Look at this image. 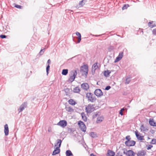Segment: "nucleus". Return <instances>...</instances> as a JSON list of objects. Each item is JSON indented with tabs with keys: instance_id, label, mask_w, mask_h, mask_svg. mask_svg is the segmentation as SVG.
Returning a JSON list of instances; mask_svg holds the SVG:
<instances>
[{
	"instance_id": "obj_38",
	"label": "nucleus",
	"mask_w": 156,
	"mask_h": 156,
	"mask_svg": "<svg viewBox=\"0 0 156 156\" xmlns=\"http://www.w3.org/2000/svg\"><path fill=\"white\" fill-rule=\"evenodd\" d=\"M122 154H124L126 155V153H127V151L126 150H125V148H122L121 149Z\"/></svg>"
},
{
	"instance_id": "obj_15",
	"label": "nucleus",
	"mask_w": 156,
	"mask_h": 156,
	"mask_svg": "<svg viewBox=\"0 0 156 156\" xmlns=\"http://www.w3.org/2000/svg\"><path fill=\"white\" fill-rule=\"evenodd\" d=\"M4 132L5 136H7L9 134V130L8 126L7 124L4 126Z\"/></svg>"
},
{
	"instance_id": "obj_11",
	"label": "nucleus",
	"mask_w": 156,
	"mask_h": 156,
	"mask_svg": "<svg viewBox=\"0 0 156 156\" xmlns=\"http://www.w3.org/2000/svg\"><path fill=\"white\" fill-rule=\"evenodd\" d=\"M82 88L85 90H87L89 88V86L88 83H84L81 85Z\"/></svg>"
},
{
	"instance_id": "obj_30",
	"label": "nucleus",
	"mask_w": 156,
	"mask_h": 156,
	"mask_svg": "<svg viewBox=\"0 0 156 156\" xmlns=\"http://www.w3.org/2000/svg\"><path fill=\"white\" fill-rule=\"evenodd\" d=\"M68 73V70L67 69H63L62 70V74L64 75H66Z\"/></svg>"
},
{
	"instance_id": "obj_44",
	"label": "nucleus",
	"mask_w": 156,
	"mask_h": 156,
	"mask_svg": "<svg viewBox=\"0 0 156 156\" xmlns=\"http://www.w3.org/2000/svg\"><path fill=\"white\" fill-rule=\"evenodd\" d=\"M76 34L77 36H78V37H81V35L78 32H76Z\"/></svg>"
},
{
	"instance_id": "obj_26",
	"label": "nucleus",
	"mask_w": 156,
	"mask_h": 156,
	"mask_svg": "<svg viewBox=\"0 0 156 156\" xmlns=\"http://www.w3.org/2000/svg\"><path fill=\"white\" fill-rule=\"evenodd\" d=\"M68 102L69 104L73 105H75L76 104V102L72 99H69L68 101Z\"/></svg>"
},
{
	"instance_id": "obj_29",
	"label": "nucleus",
	"mask_w": 156,
	"mask_h": 156,
	"mask_svg": "<svg viewBox=\"0 0 156 156\" xmlns=\"http://www.w3.org/2000/svg\"><path fill=\"white\" fill-rule=\"evenodd\" d=\"M103 119V118L101 117H98L97 118V122L99 123L102 122Z\"/></svg>"
},
{
	"instance_id": "obj_25",
	"label": "nucleus",
	"mask_w": 156,
	"mask_h": 156,
	"mask_svg": "<svg viewBox=\"0 0 156 156\" xmlns=\"http://www.w3.org/2000/svg\"><path fill=\"white\" fill-rule=\"evenodd\" d=\"M66 109L68 112H73V109L70 107H66Z\"/></svg>"
},
{
	"instance_id": "obj_9",
	"label": "nucleus",
	"mask_w": 156,
	"mask_h": 156,
	"mask_svg": "<svg viewBox=\"0 0 156 156\" xmlns=\"http://www.w3.org/2000/svg\"><path fill=\"white\" fill-rule=\"evenodd\" d=\"M58 125L62 127H64L67 125V122L64 120L60 121L57 124Z\"/></svg>"
},
{
	"instance_id": "obj_51",
	"label": "nucleus",
	"mask_w": 156,
	"mask_h": 156,
	"mask_svg": "<svg viewBox=\"0 0 156 156\" xmlns=\"http://www.w3.org/2000/svg\"><path fill=\"white\" fill-rule=\"evenodd\" d=\"M95 36H96V37H98V36H100V35H94Z\"/></svg>"
},
{
	"instance_id": "obj_33",
	"label": "nucleus",
	"mask_w": 156,
	"mask_h": 156,
	"mask_svg": "<svg viewBox=\"0 0 156 156\" xmlns=\"http://www.w3.org/2000/svg\"><path fill=\"white\" fill-rule=\"evenodd\" d=\"M122 155L121 149H120L117 153V156H122Z\"/></svg>"
},
{
	"instance_id": "obj_32",
	"label": "nucleus",
	"mask_w": 156,
	"mask_h": 156,
	"mask_svg": "<svg viewBox=\"0 0 156 156\" xmlns=\"http://www.w3.org/2000/svg\"><path fill=\"white\" fill-rule=\"evenodd\" d=\"M45 49V48H44L42 49H41V51L39 54L40 55H41L43 54L44 52Z\"/></svg>"
},
{
	"instance_id": "obj_1",
	"label": "nucleus",
	"mask_w": 156,
	"mask_h": 156,
	"mask_svg": "<svg viewBox=\"0 0 156 156\" xmlns=\"http://www.w3.org/2000/svg\"><path fill=\"white\" fill-rule=\"evenodd\" d=\"M79 71L78 69L71 71L70 73L69 78L68 80L69 82L72 83L74 80L77 75V72Z\"/></svg>"
},
{
	"instance_id": "obj_21",
	"label": "nucleus",
	"mask_w": 156,
	"mask_h": 156,
	"mask_svg": "<svg viewBox=\"0 0 156 156\" xmlns=\"http://www.w3.org/2000/svg\"><path fill=\"white\" fill-rule=\"evenodd\" d=\"M148 25L149 27L151 28L156 27V25L154 23V22L152 21L149 22L148 23Z\"/></svg>"
},
{
	"instance_id": "obj_49",
	"label": "nucleus",
	"mask_w": 156,
	"mask_h": 156,
	"mask_svg": "<svg viewBox=\"0 0 156 156\" xmlns=\"http://www.w3.org/2000/svg\"><path fill=\"white\" fill-rule=\"evenodd\" d=\"M51 61L50 59H48V60L47 63L48 64V65H49L51 63Z\"/></svg>"
},
{
	"instance_id": "obj_12",
	"label": "nucleus",
	"mask_w": 156,
	"mask_h": 156,
	"mask_svg": "<svg viewBox=\"0 0 156 156\" xmlns=\"http://www.w3.org/2000/svg\"><path fill=\"white\" fill-rule=\"evenodd\" d=\"M136 153L132 150H129L127 151L126 155L127 156H135Z\"/></svg>"
},
{
	"instance_id": "obj_2",
	"label": "nucleus",
	"mask_w": 156,
	"mask_h": 156,
	"mask_svg": "<svg viewBox=\"0 0 156 156\" xmlns=\"http://www.w3.org/2000/svg\"><path fill=\"white\" fill-rule=\"evenodd\" d=\"M86 98L88 101L92 103L95 102L96 100V98L94 95L90 92H87L86 94Z\"/></svg>"
},
{
	"instance_id": "obj_40",
	"label": "nucleus",
	"mask_w": 156,
	"mask_h": 156,
	"mask_svg": "<svg viewBox=\"0 0 156 156\" xmlns=\"http://www.w3.org/2000/svg\"><path fill=\"white\" fill-rule=\"evenodd\" d=\"M152 34L156 36V28H155L152 31Z\"/></svg>"
},
{
	"instance_id": "obj_54",
	"label": "nucleus",
	"mask_w": 156,
	"mask_h": 156,
	"mask_svg": "<svg viewBox=\"0 0 156 156\" xmlns=\"http://www.w3.org/2000/svg\"><path fill=\"white\" fill-rule=\"evenodd\" d=\"M127 107L128 108H130V106H129V105H128V106H127Z\"/></svg>"
},
{
	"instance_id": "obj_24",
	"label": "nucleus",
	"mask_w": 156,
	"mask_h": 156,
	"mask_svg": "<svg viewBox=\"0 0 156 156\" xmlns=\"http://www.w3.org/2000/svg\"><path fill=\"white\" fill-rule=\"evenodd\" d=\"M86 0H83L80 2L79 3V7H81L84 5L85 3L86 2Z\"/></svg>"
},
{
	"instance_id": "obj_37",
	"label": "nucleus",
	"mask_w": 156,
	"mask_h": 156,
	"mask_svg": "<svg viewBox=\"0 0 156 156\" xmlns=\"http://www.w3.org/2000/svg\"><path fill=\"white\" fill-rule=\"evenodd\" d=\"M130 81V78L129 77H127L126 78L125 83L126 84H128L129 83Z\"/></svg>"
},
{
	"instance_id": "obj_46",
	"label": "nucleus",
	"mask_w": 156,
	"mask_h": 156,
	"mask_svg": "<svg viewBox=\"0 0 156 156\" xmlns=\"http://www.w3.org/2000/svg\"><path fill=\"white\" fill-rule=\"evenodd\" d=\"M15 7L19 9H21L22 7V6L20 5H16L15 6Z\"/></svg>"
},
{
	"instance_id": "obj_43",
	"label": "nucleus",
	"mask_w": 156,
	"mask_h": 156,
	"mask_svg": "<svg viewBox=\"0 0 156 156\" xmlns=\"http://www.w3.org/2000/svg\"><path fill=\"white\" fill-rule=\"evenodd\" d=\"M153 146L151 145H149L147 146V150H149L151 149L152 147Z\"/></svg>"
},
{
	"instance_id": "obj_23",
	"label": "nucleus",
	"mask_w": 156,
	"mask_h": 156,
	"mask_svg": "<svg viewBox=\"0 0 156 156\" xmlns=\"http://www.w3.org/2000/svg\"><path fill=\"white\" fill-rule=\"evenodd\" d=\"M115 153L112 151L108 150L107 153V156H114Z\"/></svg>"
},
{
	"instance_id": "obj_48",
	"label": "nucleus",
	"mask_w": 156,
	"mask_h": 156,
	"mask_svg": "<svg viewBox=\"0 0 156 156\" xmlns=\"http://www.w3.org/2000/svg\"><path fill=\"white\" fill-rule=\"evenodd\" d=\"M111 87L110 86H107L105 88V90H108L111 88Z\"/></svg>"
},
{
	"instance_id": "obj_19",
	"label": "nucleus",
	"mask_w": 156,
	"mask_h": 156,
	"mask_svg": "<svg viewBox=\"0 0 156 156\" xmlns=\"http://www.w3.org/2000/svg\"><path fill=\"white\" fill-rule=\"evenodd\" d=\"M60 152V149L59 148L56 147L52 153V155H54L58 154Z\"/></svg>"
},
{
	"instance_id": "obj_35",
	"label": "nucleus",
	"mask_w": 156,
	"mask_h": 156,
	"mask_svg": "<svg viewBox=\"0 0 156 156\" xmlns=\"http://www.w3.org/2000/svg\"><path fill=\"white\" fill-rule=\"evenodd\" d=\"M90 135V136L93 138H95L96 136V134L94 132H91Z\"/></svg>"
},
{
	"instance_id": "obj_5",
	"label": "nucleus",
	"mask_w": 156,
	"mask_h": 156,
	"mask_svg": "<svg viewBox=\"0 0 156 156\" xmlns=\"http://www.w3.org/2000/svg\"><path fill=\"white\" fill-rule=\"evenodd\" d=\"M78 125L79 128L82 131L84 132L86 131V126L83 122L79 121L78 122Z\"/></svg>"
},
{
	"instance_id": "obj_8",
	"label": "nucleus",
	"mask_w": 156,
	"mask_h": 156,
	"mask_svg": "<svg viewBox=\"0 0 156 156\" xmlns=\"http://www.w3.org/2000/svg\"><path fill=\"white\" fill-rule=\"evenodd\" d=\"M136 143L135 141L133 140H130L129 141H126L125 142V144L128 146H134Z\"/></svg>"
},
{
	"instance_id": "obj_28",
	"label": "nucleus",
	"mask_w": 156,
	"mask_h": 156,
	"mask_svg": "<svg viewBox=\"0 0 156 156\" xmlns=\"http://www.w3.org/2000/svg\"><path fill=\"white\" fill-rule=\"evenodd\" d=\"M81 116L82 119L85 121H86L87 120V117L85 115V114L84 113H81Z\"/></svg>"
},
{
	"instance_id": "obj_20",
	"label": "nucleus",
	"mask_w": 156,
	"mask_h": 156,
	"mask_svg": "<svg viewBox=\"0 0 156 156\" xmlns=\"http://www.w3.org/2000/svg\"><path fill=\"white\" fill-rule=\"evenodd\" d=\"M140 129L141 131L142 132H145L147 131L148 129L147 128L144 126L143 125H142L140 126Z\"/></svg>"
},
{
	"instance_id": "obj_31",
	"label": "nucleus",
	"mask_w": 156,
	"mask_h": 156,
	"mask_svg": "<svg viewBox=\"0 0 156 156\" xmlns=\"http://www.w3.org/2000/svg\"><path fill=\"white\" fill-rule=\"evenodd\" d=\"M127 108H122L119 112V114H120L121 115H123V111L125 110H126V111H127Z\"/></svg>"
},
{
	"instance_id": "obj_50",
	"label": "nucleus",
	"mask_w": 156,
	"mask_h": 156,
	"mask_svg": "<svg viewBox=\"0 0 156 156\" xmlns=\"http://www.w3.org/2000/svg\"><path fill=\"white\" fill-rule=\"evenodd\" d=\"M48 131L49 132H51V128H49L48 129Z\"/></svg>"
},
{
	"instance_id": "obj_47",
	"label": "nucleus",
	"mask_w": 156,
	"mask_h": 156,
	"mask_svg": "<svg viewBox=\"0 0 156 156\" xmlns=\"http://www.w3.org/2000/svg\"><path fill=\"white\" fill-rule=\"evenodd\" d=\"M0 37L2 38H5L6 37V36L3 35H0Z\"/></svg>"
},
{
	"instance_id": "obj_7",
	"label": "nucleus",
	"mask_w": 156,
	"mask_h": 156,
	"mask_svg": "<svg viewBox=\"0 0 156 156\" xmlns=\"http://www.w3.org/2000/svg\"><path fill=\"white\" fill-rule=\"evenodd\" d=\"M27 105V103L25 102L21 105L18 109L19 113L22 112L26 107Z\"/></svg>"
},
{
	"instance_id": "obj_52",
	"label": "nucleus",
	"mask_w": 156,
	"mask_h": 156,
	"mask_svg": "<svg viewBox=\"0 0 156 156\" xmlns=\"http://www.w3.org/2000/svg\"><path fill=\"white\" fill-rule=\"evenodd\" d=\"M69 10H66V12H68V11H69Z\"/></svg>"
},
{
	"instance_id": "obj_4",
	"label": "nucleus",
	"mask_w": 156,
	"mask_h": 156,
	"mask_svg": "<svg viewBox=\"0 0 156 156\" xmlns=\"http://www.w3.org/2000/svg\"><path fill=\"white\" fill-rule=\"evenodd\" d=\"M88 72V67L87 66L84 65L82 67L81 72L82 73V75L86 76L87 75Z\"/></svg>"
},
{
	"instance_id": "obj_14",
	"label": "nucleus",
	"mask_w": 156,
	"mask_h": 156,
	"mask_svg": "<svg viewBox=\"0 0 156 156\" xmlns=\"http://www.w3.org/2000/svg\"><path fill=\"white\" fill-rule=\"evenodd\" d=\"M146 152L144 150H141L139 151L137 154V156H144L146 154Z\"/></svg>"
},
{
	"instance_id": "obj_45",
	"label": "nucleus",
	"mask_w": 156,
	"mask_h": 156,
	"mask_svg": "<svg viewBox=\"0 0 156 156\" xmlns=\"http://www.w3.org/2000/svg\"><path fill=\"white\" fill-rule=\"evenodd\" d=\"M77 39H78V41H77V42L76 43H80L81 40V37H77Z\"/></svg>"
},
{
	"instance_id": "obj_22",
	"label": "nucleus",
	"mask_w": 156,
	"mask_h": 156,
	"mask_svg": "<svg viewBox=\"0 0 156 156\" xmlns=\"http://www.w3.org/2000/svg\"><path fill=\"white\" fill-rule=\"evenodd\" d=\"M80 89L79 87H76L74 88L73 91L74 93H79L80 92Z\"/></svg>"
},
{
	"instance_id": "obj_27",
	"label": "nucleus",
	"mask_w": 156,
	"mask_h": 156,
	"mask_svg": "<svg viewBox=\"0 0 156 156\" xmlns=\"http://www.w3.org/2000/svg\"><path fill=\"white\" fill-rule=\"evenodd\" d=\"M66 156H73V154L71 151L69 150H67L66 152Z\"/></svg>"
},
{
	"instance_id": "obj_18",
	"label": "nucleus",
	"mask_w": 156,
	"mask_h": 156,
	"mask_svg": "<svg viewBox=\"0 0 156 156\" xmlns=\"http://www.w3.org/2000/svg\"><path fill=\"white\" fill-rule=\"evenodd\" d=\"M62 142V140L60 139H58L57 140V143L55 145V147L57 146V147L60 148L61 146V143Z\"/></svg>"
},
{
	"instance_id": "obj_10",
	"label": "nucleus",
	"mask_w": 156,
	"mask_h": 156,
	"mask_svg": "<svg viewBox=\"0 0 156 156\" xmlns=\"http://www.w3.org/2000/svg\"><path fill=\"white\" fill-rule=\"evenodd\" d=\"M123 53L121 52L119 54L118 56L116 57L114 62H116L120 61L122 58L123 56Z\"/></svg>"
},
{
	"instance_id": "obj_41",
	"label": "nucleus",
	"mask_w": 156,
	"mask_h": 156,
	"mask_svg": "<svg viewBox=\"0 0 156 156\" xmlns=\"http://www.w3.org/2000/svg\"><path fill=\"white\" fill-rule=\"evenodd\" d=\"M126 139L127 140L126 141H129L130 140L131 138L130 136H127L126 137Z\"/></svg>"
},
{
	"instance_id": "obj_13",
	"label": "nucleus",
	"mask_w": 156,
	"mask_h": 156,
	"mask_svg": "<svg viewBox=\"0 0 156 156\" xmlns=\"http://www.w3.org/2000/svg\"><path fill=\"white\" fill-rule=\"evenodd\" d=\"M135 134L138 140H144L143 138L144 136H141L138 133L137 131L136 130L135 131Z\"/></svg>"
},
{
	"instance_id": "obj_39",
	"label": "nucleus",
	"mask_w": 156,
	"mask_h": 156,
	"mask_svg": "<svg viewBox=\"0 0 156 156\" xmlns=\"http://www.w3.org/2000/svg\"><path fill=\"white\" fill-rule=\"evenodd\" d=\"M50 67V66L49 65H48L46 67V69L47 75H48V71L49 70Z\"/></svg>"
},
{
	"instance_id": "obj_17",
	"label": "nucleus",
	"mask_w": 156,
	"mask_h": 156,
	"mask_svg": "<svg viewBox=\"0 0 156 156\" xmlns=\"http://www.w3.org/2000/svg\"><path fill=\"white\" fill-rule=\"evenodd\" d=\"M149 122L151 126H156V123L154 121L153 119H150Z\"/></svg>"
},
{
	"instance_id": "obj_3",
	"label": "nucleus",
	"mask_w": 156,
	"mask_h": 156,
	"mask_svg": "<svg viewBox=\"0 0 156 156\" xmlns=\"http://www.w3.org/2000/svg\"><path fill=\"white\" fill-rule=\"evenodd\" d=\"M94 105L90 104L88 105L87 107H86V110L88 113H90L94 111L95 109Z\"/></svg>"
},
{
	"instance_id": "obj_16",
	"label": "nucleus",
	"mask_w": 156,
	"mask_h": 156,
	"mask_svg": "<svg viewBox=\"0 0 156 156\" xmlns=\"http://www.w3.org/2000/svg\"><path fill=\"white\" fill-rule=\"evenodd\" d=\"M98 63H95L93 65L92 68V72H93V71L94 72L95 70L98 68Z\"/></svg>"
},
{
	"instance_id": "obj_42",
	"label": "nucleus",
	"mask_w": 156,
	"mask_h": 156,
	"mask_svg": "<svg viewBox=\"0 0 156 156\" xmlns=\"http://www.w3.org/2000/svg\"><path fill=\"white\" fill-rule=\"evenodd\" d=\"M151 143L152 144H156V139H153L152 140Z\"/></svg>"
},
{
	"instance_id": "obj_6",
	"label": "nucleus",
	"mask_w": 156,
	"mask_h": 156,
	"mask_svg": "<svg viewBox=\"0 0 156 156\" xmlns=\"http://www.w3.org/2000/svg\"><path fill=\"white\" fill-rule=\"evenodd\" d=\"M94 94L98 97H100L103 95V93L100 89H97L94 92Z\"/></svg>"
},
{
	"instance_id": "obj_36",
	"label": "nucleus",
	"mask_w": 156,
	"mask_h": 156,
	"mask_svg": "<svg viewBox=\"0 0 156 156\" xmlns=\"http://www.w3.org/2000/svg\"><path fill=\"white\" fill-rule=\"evenodd\" d=\"M129 7V5L128 4H125L124 5L122 8V9L123 10L127 9Z\"/></svg>"
},
{
	"instance_id": "obj_53",
	"label": "nucleus",
	"mask_w": 156,
	"mask_h": 156,
	"mask_svg": "<svg viewBox=\"0 0 156 156\" xmlns=\"http://www.w3.org/2000/svg\"><path fill=\"white\" fill-rule=\"evenodd\" d=\"M71 12H73V10H70ZM73 13H72V14Z\"/></svg>"
},
{
	"instance_id": "obj_34",
	"label": "nucleus",
	"mask_w": 156,
	"mask_h": 156,
	"mask_svg": "<svg viewBox=\"0 0 156 156\" xmlns=\"http://www.w3.org/2000/svg\"><path fill=\"white\" fill-rule=\"evenodd\" d=\"M110 73L108 70L105 71L104 72V75L105 76H107L109 75Z\"/></svg>"
}]
</instances>
